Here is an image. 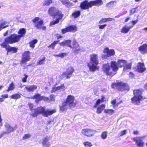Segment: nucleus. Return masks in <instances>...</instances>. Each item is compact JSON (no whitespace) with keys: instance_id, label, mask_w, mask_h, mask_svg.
Listing matches in <instances>:
<instances>
[{"instance_id":"14","label":"nucleus","mask_w":147,"mask_h":147,"mask_svg":"<svg viewBox=\"0 0 147 147\" xmlns=\"http://www.w3.org/2000/svg\"><path fill=\"white\" fill-rule=\"evenodd\" d=\"M32 21L35 24V26L37 28L41 29V27L43 25V21L40 19L39 17H36Z\"/></svg>"},{"instance_id":"52","label":"nucleus","mask_w":147,"mask_h":147,"mask_svg":"<svg viewBox=\"0 0 147 147\" xmlns=\"http://www.w3.org/2000/svg\"><path fill=\"white\" fill-rule=\"evenodd\" d=\"M57 87L58 90H65V87L64 84H62L60 86H57Z\"/></svg>"},{"instance_id":"24","label":"nucleus","mask_w":147,"mask_h":147,"mask_svg":"<svg viewBox=\"0 0 147 147\" xmlns=\"http://www.w3.org/2000/svg\"><path fill=\"white\" fill-rule=\"evenodd\" d=\"M71 40H67L60 43L59 44L62 46H67L70 48H72V46L71 45Z\"/></svg>"},{"instance_id":"1","label":"nucleus","mask_w":147,"mask_h":147,"mask_svg":"<svg viewBox=\"0 0 147 147\" xmlns=\"http://www.w3.org/2000/svg\"><path fill=\"white\" fill-rule=\"evenodd\" d=\"M98 63V56L96 54H92L90 56V62L88 63L87 65L89 67L90 71L94 72L98 70L99 67L97 65Z\"/></svg>"},{"instance_id":"29","label":"nucleus","mask_w":147,"mask_h":147,"mask_svg":"<svg viewBox=\"0 0 147 147\" xmlns=\"http://www.w3.org/2000/svg\"><path fill=\"white\" fill-rule=\"evenodd\" d=\"M17 49L16 47H12L8 45V47L6 48V51H7V54L8 55L9 52H12L13 53L17 52Z\"/></svg>"},{"instance_id":"42","label":"nucleus","mask_w":147,"mask_h":147,"mask_svg":"<svg viewBox=\"0 0 147 147\" xmlns=\"http://www.w3.org/2000/svg\"><path fill=\"white\" fill-rule=\"evenodd\" d=\"M38 40L36 39L32 41L29 42L30 47L32 48V49L34 48L35 47V44L37 42Z\"/></svg>"},{"instance_id":"33","label":"nucleus","mask_w":147,"mask_h":147,"mask_svg":"<svg viewBox=\"0 0 147 147\" xmlns=\"http://www.w3.org/2000/svg\"><path fill=\"white\" fill-rule=\"evenodd\" d=\"M131 63H128L127 62L126 64L123 67V71H125L129 69H130L131 68Z\"/></svg>"},{"instance_id":"38","label":"nucleus","mask_w":147,"mask_h":147,"mask_svg":"<svg viewBox=\"0 0 147 147\" xmlns=\"http://www.w3.org/2000/svg\"><path fill=\"white\" fill-rule=\"evenodd\" d=\"M115 112V111L112 109H105L104 110V113L106 114H107L109 115H112Z\"/></svg>"},{"instance_id":"8","label":"nucleus","mask_w":147,"mask_h":147,"mask_svg":"<svg viewBox=\"0 0 147 147\" xmlns=\"http://www.w3.org/2000/svg\"><path fill=\"white\" fill-rule=\"evenodd\" d=\"M96 132V131L95 130L88 128L83 129L81 131L82 134L83 135L89 137L94 136Z\"/></svg>"},{"instance_id":"31","label":"nucleus","mask_w":147,"mask_h":147,"mask_svg":"<svg viewBox=\"0 0 147 147\" xmlns=\"http://www.w3.org/2000/svg\"><path fill=\"white\" fill-rule=\"evenodd\" d=\"M105 105L104 104H102L99 106L97 107L96 111V113L98 114L101 113L103 110H105Z\"/></svg>"},{"instance_id":"53","label":"nucleus","mask_w":147,"mask_h":147,"mask_svg":"<svg viewBox=\"0 0 147 147\" xmlns=\"http://www.w3.org/2000/svg\"><path fill=\"white\" fill-rule=\"evenodd\" d=\"M137 7L132 9L130 11V15L133 14L134 13L137 12L138 10L137 9Z\"/></svg>"},{"instance_id":"25","label":"nucleus","mask_w":147,"mask_h":147,"mask_svg":"<svg viewBox=\"0 0 147 147\" xmlns=\"http://www.w3.org/2000/svg\"><path fill=\"white\" fill-rule=\"evenodd\" d=\"M91 3L92 7L93 6H99L103 3L102 0H95V1H91Z\"/></svg>"},{"instance_id":"48","label":"nucleus","mask_w":147,"mask_h":147,"mask_svg":"<svg viewBox=\"0 0 147 147\" xmlns=\"http://www.w3.org/2000/svg\"><path fill=\"white\" fill-rule=\"evenodd\" d=\"M8 43H9L5 41V42L1 43V46L2 48H5L6 50L7 48L8 47V45H7V44Z\"/></svg>"},{"instance_id":"62","label":"nucleus","mask_w":147,"mask_h":147,"mask_svg":"<svg viewBox=\"0 0 147 147\" xmlns=\"http://www.w3.org/2000/svg\"><path fill=\"white\" fill-rule=\"evenodd\" d=\"M138 20H132L131 22L132 24H133V26H133V27L135 24H136L137 23V22H138Z\"/></svg>"},{"instance_id":"43","label":"nucleus","mask_w":147,"mask_h":147,"mask_svg":"<svg viewBox=\"0 0 147 147\" xmlns=\"http://www.w3.org/2000/svg\"><path fill=\"white\" fill-rule=\"evenodd\" d=\"M31 136L32 135L30 134H25L23 136L22 139L23 140L28 139L31 137Z\"/></svg>"},{"instance_id":"34","label":"nucleus","mask_w":147,"mask_h":147,"mask_svg":"<svg viewBox=\"0 0 147 147\" xmlns=\"http://www.w3.org/2000/svg\"><path fill=\"white\" fill-rule=\"evenodd\" d=\"M21 94L20 93L14 94L10 96V97L13 99L17 100L21 97Z\"/></svg>"},{"instance_id":"19","label":"nucleus","mask_w":147,"mask_h":147,"mask_svg":"<svg viewBox=\"0 0 147 147\" xmlns=\"http://www.w3.org/2000/svg\"><path fill=\"white\" fill-rule=\"evenodd\" d=\"M111 67L112 70L114 71H117L119 69V66L117 62L114 61H112L110 63Z\"/></svg>"},{"instance_id":"26","label":"nucleus","mask_w":147,"mask_h":147,"mask_svg":"<svg viewBox=\"0 0 147 147\" xmlns=\"http://www.w3.org/2000/svg\"><path fill=\"white\" fill-rule=\"evenodd\" d=\"M133 26H128L126 25H124L121 28V32L124 34L128 33Z\"/></svg>"},{"instance_id":"4","label":"nucleus","mask_w":147,"mask_h":147,"mask_svg":"<svg viewBox=\"0 0 147 147\" xmlns=\"http://www.w3.org/2000/svg\"><path fill=\"white\" fill-rule=\"evenodd\" d=\"M112 88H117L121 90H128L129 87L127 84L122 82H120L113 84L111 86Z\"/></svg>"},{"instance_id":"50","label":"nucleus","mask_w":147,"mask_h":147,"mask_svg":"<svg viewBox=\"0 0 147 147\" xmlns=\"http://www.w3.org/2000/svg\"><path fill=\"white\" fill-rule=\"evenodd\" d=\"M45 61V57H44L42 59H40L38 61V65H41L43 64Z\"/></svg>"},{"instance_id":"49","label":"nucleus","mask_w":147,"mask_h":147,"mask_svg":"<svg viewBox=\"0 0 147 147\" xmlns=\"http://www.w3.org/2000/svg\"><path fill=\"white\" fill-rule=\"evenodd\" d=\"M59 41H55L52 43L48 47H51L52 49H54V47L58 43Z\"/></svg>"},{"instance_id":"22","label":"nucleus","mask_w":147,"mask_h":147,"mask_svg":"<svg viewBox=\"0 0 147 147\" xmlns=\"http://www.w3.org/2000/svg\"><path fill=\"white\" fill-rule=\"evenodd\" d=\"M61 3L67 7L74 5V4L70 2L69 0H59Z\"/></svg>"},{"instance_id":"17","label":"nucleus","mask_w":147,"mask_h":147,"mask_svg":"<svg viewBox=\"0 0 147 147\" xmlns=\"http://www.w3.org/2000/svg\"><path fill=\"white\" fill-rule=\"evenodd\" d=\"M56 112V110L55 109L51 110L48 109L46 110L45 109L44 112L43 113L42 116L44 117H47L50 115H52Z\"/></svg>"},{"instance_id":"18","label":"nucleus","mask_w":147,"mask_h":147,"mask_svg":"<svg viewBox=\"0 0 147 147\" xmlns=\"http://www.w3.org/2000/svg\"><path fill=\"white\" fill-rule=\"evenodd\" d=\"M146 70V68L145 67L143 63H138V64L136 70L140 72H143Z\"/></svg>"},{"instance_id":"57","label":"nucleus","mask_w":147,"mask_h":147,"mask_svg":"<svg viewBox=\"0 0 147 147\" xmlns=\"http://www.w3.org/2000/svg\"><path fill=\"white\" fill-rule=\"evenodd\" d=\"M67 108L63 106L62 105L60 106V111H63L67 109Z\"/></svg>"},{"instance_id":"21","label":"nucleus","mask_w":147,"mask_h":147,"mask_svg":"<svg viewBox=\"0 0 147 147\" xmlns=\"http://www.w3.org/2000/svg\"><path fill=\"white\" fill-rule=\"evenodd\" d=\"M73 51L74 52L77 53L78 51L80 50V47L78 43L75 41L74 40L73 42Z\"/></svg>"},{"instance_id":"64","label":"nucleus","mask_w":147,"mask_h":147,"mask_svg":"<svg viewBox=\"0 0 147 147\" xmlns=\"http://www.w3.org/2000/svg\"><path fill=\"white\" fill-rule=\"evenodd\" d=\"M50 98L51 100L54 101L55 100V96L53 95H51L50 96Z\"/></svg>"},{"instance_id":"13","label":"nucleus","mask_w":147,"mask_h":147,"mask_svg":"<svg viewBox=\"0 0 147 147\" xmlns=\"http://www.w3.org/2000/svg\"><path fill=\"white\" fill-rule=\"evenodd\" d=\"M92 7L91 1L85 0L82 2L80 4V7L82 9H86Z\"/></svg>"},{"instance_id":"41","label":"nucleus","mask_w":147,"mask_h":147,"mask_svg":"<svg viewBox=\"0 0 147 147\" xmlns=\"http://www.w3.org/2000/svg\"><path fill=\"white\" fill-rule=\"evenodd\" d=\"M52 3V0H45L42 2V4L43 6H49Z\"/></svg>"},{"instance_id":"61","label":"nucleus","mask_w":147,"mask_h":147,"mask_svg":"<svg viewBox=\"0 0 147 147\" xmlns=\"http://www.w3.org/2000/svg\"><path fill=\"white\" fill-rule=\"evenodd\" d=\"M62 105L63 106L65 107L66 108H67V105H68V104L67 102L66 101L65 102H63V103Z\"/></svg>"},{"instance_id":"16","label":"nucleus","mask_w":147,"mask_h":147,"mask_svg":"<svg viewBox=\"0 0 147 147\" xmlns=\"http://www.w3.org/2000/svg\"><path fill=\"white\" fill-rule=\"evenodd\" d=\"M30 53L29 51H26L23 53L21 63H25L30 60Z\"/></svg>"},{"instance_id":"10","label":"nucleus","mask_w":147,"mask_h":147,"mask_svg":"<svg viewBox=\"0 0 147 147\" xmlns=\"http://www.w3.org/2000/svg\"><path fill=\"white\" fill-rule=\"evenodd\" d=\"M45 109L42 107H37L34 110V111H32V113L30 114V115L32 117H36L40 114H41L42 115Z\"/></svg>"},{"instance_id":"56","label":"nucleus","mask_w":147,"mask_h":147,"mask_svg":"<svg viewBox=\"0 0 147 147\" xmlns=\"http://www.w3.org/2000/svg\"><path fill=\"white\" fill-rule=\"evenodd\" d=\"M127 133V130H124L123 131H121L120 132V136H122L124 135L125 134Z\"/></svg>"},{"instance_id":"2","label":"nucleus","mask_w":147,"mask_h":147,"mask_svg":"<svg viewBox=\"0 0 147 147\" xmlns=\"http://www.w3.org/2000/svg\"><path fill=\"white\" fill-rule=\"evenodd\" d=\"M142 89L135 90L134 91V96L131 98V100L133 103L136 105L139 104L140 101L143 99L142 96Z\"/></svg>"},{"instance_id":"60","label":"nucleus","mask_w":147,"mask_h":147,"mask_svg":"<svg viewBox=\"0 0 147 147\" xmlns=\"http://www.w3.org/2000/svg\"><path fill=\"white\" fill-rule=\"evenodd\" d=\"M58 90L57 89V87H53L52 89V90H51V92H55L56 91H57Z\"/></svg>"},{"instance_id":"35","label":"nucleus","mask_w":147,"mask_h":147,"mask_svg":"<svg viewBox=\"0 0 147 147\" xmlns=\"http://www.w3.org/2000/svg\"><path fill=\"white\" fill-rule=\"evenodd\" d=\"M7 23V22L5 21H2L0 23V31L2 29L5 28L9 26L8 25H6Z\"/></svg>"},{"instance_id":"39","label":"nucleus","mask_w":147,"mask_h":147,"mask_svg":"<svg viewBox=\"0 0 147 147\" xmlns=\"http://www.w3.org/2000/svg\"><path fill=\"white\" fill-rule=\"evenodd\" d=\"M67 55V53H62L57 55L54 54L53 56L54 57H59L61 58H63L66 57Z\"/></svg>"},{"instance_id":"7","label":"nucleus","mask_w":147,"mask_h":147,"mask_svg":"<svg viewBox=\"0 0 147 147\" xmlns=\"http://www.w3.org/2000/svg\"><path fill=\"white\" fill-rule=\"evenodd\" d=\"M146 136L144 135L138 137H135L132 139L136 142L137 145L139 147H143L144 145L143 140L145 138Z\"/></svg>"},{"instance_id":"28","label":"nucleus","mask_w":147,"mask_h":147,"mask_svg":"<svg viewBox=\"0 0 147 147\" xmlns=\"http://www.w3.org/2000/svg\"><path fill=\"white\" fill-rule=\"evenodd\" d=\"M104 99V97L103 96H101V98L98 99L95 103L93 107L94 108L97 107L100 103L103 102Z\"/></svg>"},{"instance_id":"30","label":"nucleus","mask_w":147,"mask_h":147,"mask_svg":"<svg viewBox=\"0 0 147 147\" xmlns=\"http://www.w3.org/2000/svg\"><path fill=\"white\" fill-rule=\"evenodd\" d=\"M127 61L123 59H118L117 61V64L119 67H122L126 64Z\"/></svg>"},{"instance_id":"11","label":"nucleus","mask_w":147,"mask_h":147,"mask_svg":"<svg viewBox=\"0 0 147 147\" xmlns=\"http://www.w3.org/2000/svg\"><path fill=\"white\" fill-rule=\"evenodd\" d=\"M103 53H106V56L102 55V58L105 59L107 57H110L115 54V52L113 49H109L108 47H105L103 51Z\"/></svg>"},{"instance_id":"54","label":"nucleus","mask_w":147,"mask_h":147,"mask_svg":"<svg viewBox=\"0 0 147 147\" xmlns=\"http://www.w3.org/2000/svg\"><path fill=\"white\" fill-rule=\"evenodd\" d=\"M84 144L86 147H90L92 146L90 143L88 142L84 143Z\"/></svg>"},{"instance_id":"58","label":"nucleus","mask_w":147,"mask_h":147,"mask_svg":"<svg viewBox=\"0 0 147 147\" xmlns=\"http://www.w3.org/2000/svg\"><path fill=\"white\" fill-rule=\"evenodd\" d=\"M24 77L22 78V81L24 82H25L26 81V80L28 77V76L26 74H24Z\"/></svg>"},{"instance_id":"44","label":"nucleus","mask_w":147,"mask_h":147,"mask_svg":"<svg viewBox=\"0 0 147 147\" xmlns=\"http://www.w3.org/2000/svg\"><path fill=\"white\" fill-rule=\"evenodd\" d=\"M116 1H111L109 3H107L106 4V6L109 7H113L115 5Z\"/></svg>"},{"instance_id":"9","label":"nucleus","mask_w":147,"mask_h":147,"mask_svg":"<svg viewBox=\"0 0 147 147\" xmlns=\"http://www.w3.org/2000/svg\"><path fill=\"white\" fill-rule=\"evenodd\" d=\"M66 101L68 104V106L71 107H74L76 105V102L74 97L72 95H68L67 97Z\"/></svg>"},{"instance_id":"55","label":"nucleus","mask_w":147,"mask_h":147,"mask_svg":"<svg viewBox=\"0 0 147 147\" xmlns=\"http://www.w3.org/2000/svg\"><path fill=\"white\" fill-rule=\"evenodd\" d=\"M68 28L67 27V28H65L64 29H62L61 30L62 33L63 34H65V33H66L67 32H69V31H68L69 30H68Z\"/></svg>"},{"instance_id":"6","label":"nucleus","mask_w":147,"mask_h":147,"mask_svg":"<svg viewBox=\"0 0 147 147\" xmlns=\"http://www.w3.org/2000/svg\"><path fill=\"white\" fill-rule=\"evenodd\" d=\"M74 70L72 67H70L67 69L65 72L63 73L60 75V78L63 79L65 78L68 79L70 78L72 73L74 72Z\"/></svg>"},{"instance_id":"15","label":"nucleus","mask_w":147,"mask_h":147,"mask_svg":"<svg viewBox=\"0 0 147 147\" xmlns=\"http://www.w3.org/2000/svg\"><path fill=\"white\" fill-rule=\"evenodd\" d=\"M102 69L107 75L111 76L112 74L111 71V67L109 63H105L103 65Z\"/></svg>"},{"instance_id":"23","label":"nucleus","mask_w":147,"mask_h":147,"mask_svg":"<svg viewBox=\"0 0 147 147\" xmlns=\"http://www.w3.org/2000/svg\"><path fill=\"white\" fill-rule=\"evenodd\" d=\"M49 140V138L48 137H46L43 138L42 142L43 147H50V142H48Z\"/></svg>"},{"instance_id":"32","label":"nucleus","mask_w":147,"mask_h":147,"mask_svg":"<svg viewBox=\"0 0 147 147\" xmlns=\"http://www.w3.org/2000/svg\"><path fill=\"white\" fill-rule=\"evenodd\" d=\"M26 30L24 28H22L19 30L18 32V36L21 39V37H23L25 34Z\"/></svg>"},{"instance_id":"3","label":"nucleus","mask_w":147,"mask_h":147,"mask_svg":"<svg viewBox=\"0 0 147 147\" xmlns=\"http://www.w3.org/2000/svg\"><path fill=\"white\" fill-rule=\"evenodd\" d=\"M48 12L51 16H57L59 17V19H62L63 15L58 9L54 7H51L48 10Z\"/></svg>"},{"instance_id":"47","label":"nucleus","mask_w":147,"mask_h":147,"mask_svg":"<svg viewBox=\"0 0 147 147\" xmlns=\"http://www.w3.org/2000/svg\"><path fill=\"white\" fill-rule=\"evenodd\" d=\"M61 19H59V17H58V18L55 21L54 20L51 22L50 24V26H51L55 24H57L59 23V20Z\"/></svg>"},{"instance_id":"36","label":"nucleus","mask_w":147,"mask_h":147,"mask_svg":"<svg viewBox=\"0 0 147 147\" xmlns=\"http://www.w3.org/2000/svg\"><path fill=\"white\" fill-rule=\"evenodd\" d=\"M69 32H75L77 30V28L76 25H71L68 27Z\"/></svg>"},{"instance_id":"40","label":"nucleus","mask_w":147,"mask_h":147,"mask_svg":"<svg viewBox=\"0 0 147 147\" xmlns=\"http://www.w3.org/2000/svg\"><path fill=\"white\" fill-rule=\"evenodd\" d=\"M15 88V86L13 82H12L9 85L7 90V91L9 92L10 91L13 90Z\"/></svg>"},{"instance_id":"51","label":"nucleus","mask_w":147,"mask_h":147,"mask_svg":"<svg viewBox=\"0 0 147 147\" xmlns=\"http://www.w3.org/2000/svg\"><path fill=\"white\" fill-rule=\"evenodd\" d=\"M111 103L113 105V107L114 108H115L117 107L119 104V103H116V100H114L111 101Z\"/></svg>"},{"instance_id":"37","label":"nucleus","mask_w":147,"mask_h":147,"mask_svg":"<svg viewBox=\"0 0 147 147\" xmlns=\"http://www.w3.org/2000/svg\"><path fill=\"white\" fill-rule=\"evenodd\" d=\"M6 128V129L7 132L6 133H9L11 131H13V127H11L8 124H7L5 125Z\"/></svg>"},{"instance_id":"45","label":"nucleus","mask_w":147,"mask_h":147,"mask_svg":"<svg viewBox=\"0 0 147 147\" xmlns=\"http://www.w3.org/2000/svg\"><path fill=\"white\" fill-rule=\"evenodd\" d=\"M80 14V11H75L72 14V16L74 18H77Z\"/></svg>"},{"instance_id":"5","label":"nucleus","mask_w":147,"mask_h":147,"mask_svg":"<svg viewBox=\"0 0 147 147\" xmlns=\"http://www.w3.org/2000/svg\"><path fill=\"white\" fill-rule=\"evenodd\" d=\"M20 38L18 34H13L5 38V41L9 44H13L19 42Z\"/></svg>"},{"instance_id":"12","label":"nucleus","mask_w":147,"mask_h":147,"mask_svg":"<svg viewBox=\"0 0 147 147\" xmlns=\"http://www.w3.org/2000/svg\"><path fill=\"white\" fill-rule=\"evenodd\" d=\"M31 98L35 99V102L36 103H38L42 100L47 101L49 99L48 98L43 96H40V95L38 94H35L33 97H31Z\"/></svg>"},{"instance_id":"63","label":"nucleus","mask_w":147,"mask_h":147,"mask_svg":"<svg viewBox=\"0 0 147 147\" xmlns=\"http://www.w3.org/2000/svg\"><path fill=\"white\" fill-rule=\"evenodd\" d=\"M107 25L106 24H105L103 25H99L98 26L99 29H103L105 27L107 26Z\"/></svg>"},{"instance_id":"27","label":"nucleus","mask_w":147,"mask_h":147,"mask_svg":"<svg viewBox=\"0 0 147 147\" xmlns=\"http://www.w3.org/2000/svg\"><path fill=\"white\" fill-rule=\"evenodd\" d=\"M37 88L36 85L28 86L25 88V89L28 92H34Z\"/></svg>"},{"instance_id":"20","label":"nucleus","mask_w":147,"mask_h":147,"mask_svg":"<svg viewBox=\"0 0 147 147\" xmlns=\"http://www.w3.org/2000/svg\"><path fill=\"white\" fill-rule=\"evenodd\" d=\"M139 50L142 54L147 53V44H144L140 46L139 48Z\"/></svg>"},{"instance_id":"46","label":"nucleus","mask_w":147,"mask_h":147,"mask_svg":"<svg viewBox=\"0 0 147 147\" xmlns=\"http://www.w3.org/2000/svg\"><path fill=\"white\" fill-rule=\"evenodd\" d=\"M107 131H103L102 132L101 135V137L103 139H105L107 137Z\"/></svg>"},{"instance_id":"59","label":"nucleus","mask_w":147,"mask_h":147,"mask_svg":"<svg viewBox=\"0 0 147 147\" xmlns=\"http://www.w3.org/2000/svg\"><path fill=\"white\" fill-rule=\"evenodd\" d=\"M106 22L107 19L106 18H104L100 20L99 21V23L100 24H101L103 23H105Z\"/></svg>"}]
</instances>
